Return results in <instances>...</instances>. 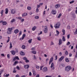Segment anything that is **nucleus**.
<instances>
[{
  "instance_id": "obj_13",
  "label": "nucleus",
  "mask_w": 77,
  "mask_h": 77,
  "mask_svg": "<svg viewBox=\"0 0 77 77\" xmlns=\"http://www.w3.org/2000/svg\"><path fill=\"white\" fill-rule=\"evenodd\" d=\"M19 32V30L18 29H17L14 30V32L16 34L18 33Z\"/></svg>"
},
{
  "instance_id": "obj_40",
  "label": "nucleus",
  "mask_w": 77,
  "mask_h": 77,
  "mask_svg": "<svg viewBox=\"0 0 77 77\" xmlns=\"http://www.w3.org/2000/svg\"><path fill=\"white\" fill-rule=\"evenodd\" d=\"M36 12L37 13H38L39 12V9L37 8L36 9Z\"/></svg>"
},
{
  "instance_id": "obj_3",
  "label": "nucleus",
  "mask_w": 77,
  "mask_h": 77,
  "mask_svg": "<svg viewBox=\"0 0 77 77\" xmlns=\"http://www.w3.org/2000/svg\"><path fill=\"white\" fill-rule=\"evenodd\" d=\"M12 28H8V31L7 32L8 34L10 35L12 33Z\"/></svg>"
},
{
  "instance_id": "obj_55",
  "label": "nucleus",
  "mask_w": 77,
  "mask_h": 77,
  "mask_svg": "<svg viewBox=\"0 0 77 77\" xmlns=\"http://www.w3.org/2000/svg\"><path fill=\"white\" fill-rule=\"evenodd\" d=\"M42 68H43V66H40V70H42Z\"/></svg>"
},
{
  "instance_id": "obj_34",
  "label": "nucleus",
  "mask_w": 77,
  "mask_h": 77,
  "mask_svg": "<svg viewBox=\"0 0 77 77\" xmlns=\"http://www.w3.org/2000/svg\"><path fill=\"white\" fill-rule=\"evenodd\" d=\"M66 62H69V60H68V58H66Z\"/></svg>"
},
{
  "instance_id": "obj_44",
  "label": "nucleus",
  "mask_w": 77,
  "mask_h": 77,
  "mask_svg": "<svg viewBox=\"0 0 77 77\" xmlns=\"http://www.w3.org/2000/svg\"><path fill=\"white\" fill-rule=\"evenodd\" d=\"M74 1H72L70 2V4H72V3H74Z\"/></svg>"
},
{
  "instance_id": "obj_11",
  "label": "nucleus",
  "mask_w": 77,
  "mask_h": 77,
  "mask_svg": "<svg viewBox=\"0 0 77 77\" xmlns=\"http://www.w3.org/2000/svg\"><path fill=\"white\" fill-rule=\"evenodd\" d=\"M63 59H64V57H63V56H62L60 58L59 60L60 62H61V61H62V60Z\"/></svg>"
},
{
  "instance_id": "obj_48",
  "label": "nucleus",
  "mask_w": 77,
  "mask_h": 77,
  "mask_svg": "<svg viewBox=\"0 0 77 77\" xmlns=\"http://www.w3.org/2000/svg\"><path fill=\"white\" fill-rule=\"evenodd\" d=\"M23 59H24V60H26L27 59V58L26 57H24L23 58Z\"/></svg>"
},
{
  "instance_id": "obj_62",
  "label": "nucleus",
  "mask_w": 77,
  "mask_h": 77,
  "mask_svg": "<svg viewBox=\"0 0 77 77\" xmlns=\"http://www.w3.org/2000/svg\"><path fill=\"white\" fill-rule=\"evenodd\" d=\"M36 77H39V75L38 74H37L36 76Z\"/></svg>"
},
{
  "instance_id": "obj_57",
  "label": "nucleus",
  "mask_w": 77,
  "mask_h": 77,
  "mask_svg": "<svg viewBox=\"0 0 77 77\" xmlns=\"http://www.w3.org/2000/svg\"><path fill=\"white\" fill-rule=\"evenodd\" d=\"M73 18H75L76 17V16L75 14H73Z\"/></svg>"
},
{
  "instance_id": "obj_37",
  "label": "nucleus",
  "mask_w": 77,
  "mask_h": 77,
  "mask_svg": "<svg viewBox=\"0 0 77 77\" xmlns=\"http://www.w3.org/2000/svg\"><path fill=\"white\" fill-rule=\"evenodd\" d=\"M62 15V14L60 13L59 14V15L58 16L57 18H60V17H61V16Z\"/></svg>"
},
{
  "instance_id": "obj_21",
  "label": "nucleus",
  "mask_w": 77,
  "mask_h": 77,
  "mask_svg": "<svg viewBox=\"0 0 77 77\" xmlns=\"http://www.w3.org/2000/svg\"><path fill=\"white\" fill-rule=\"evenodd\" d=\"M27 9L29 11H30L32 10V8L30 6H28L27 7Z\"/></svg>"
},
{
  "instance_id": "obj_49",
  "label": "nucleus",
  "mask_w": 77,
  "mask_h": 77,
  "mask_svg": "<svg viewBox=\"0 0 77 77\" xmlns=\"http://www.w3.org/2000/svg\"><path fill=\"white\" fill-rule=\"evenodd\" d=\"M15 58H16V59H17V60H19L20 59H19V58L18 57H15Z\"/></svg>"
},
{
  "instance_id": "obj_33",
  "label": "nucleus",
  "mask_w": 77,
  "mask_h": 77,
  "mask_svg": "<svg viewBox=\"0 0 77 77\" xmlns=\"http://www.w3.org/2000/svg\"><path fill=\"white\" fill-rule=\"evenodd\" d=\"M36 68L38 69V71H39V66H36Z\"/></svg>"
},
{
  "instance_id": "obj_14",
  "label": "nucleus",
  "mask_w": 77,
  "mask_h": 77,
  "mask_svg": "<svg viewBox=\"0 0 77 77\" xmlns=\"http://www.w3.org/2000/svg\"><path fill=\"white\" fill-rule=\"evenodd\" d=\"M62 39H59V43H58L59 45H61V44H62Z\"/></svg>"
},
{
  "instance_id": "obj_16",
  "label": "nucleus",
  "mask_w": 77,
  "mask_h": 77,
  "mask_svg": "<svg viewBox=\"0 0 77 77\" xmlns=\"http://www.w3.org/2000/svg\"><path fill=\"white\" fill-rule=\"evenodd\" d=\"M27 15V13H25L22 14V17H25V16H26Z\"/></svg>"
},
{
  "instance_id": "obj_23",
  "label": "nucleus",
  "mask_w": 77,
  "mask_h": 77,
  "mask_svg": "<svg viewBox=\"0 0 77 77\" xmlns=\"http://www.w3.org/2000/svg\"><path fill=\"white\" fill-rule=\"evenodd\" d=\"M7 24V22L6 21H3L2 22V24L3 25H6V24Z\"/></svg>"
},
{
  "instance_id": "obj_51",
  "label": "nucleus",
  "mask_w": 77,
  "mask_h": 77,
  "mask_svg": "<svg viewBox=\"0 0 77 77\" xmlns=\"http://www.w3.org/2000/svg\"><path fill=\"white\" fill-rule=\"evenodd\" d=\"M40 6H41L40 5H37V8H39V7H40Z\"/></svg>"
},
{
  "instance_id": "obj_54",
  "label": "nucleus",
  "mask_w": 77,
  "mask_h": 77,
  "mask_svg": "<svg viewBox=\"0 0 77 77\" xmlns=\"http://www.w3.org/2000/svg\"><path fill=\"white\" fill-rule=\"evenodd\" d=\"M3 71H3V70H1V71L0 72V73H1V74H2V72H3Z\"/></svg>"
},
{
  "instance_id": "obj_35",
  "label": "nucleus",
  "mask_w": 77,
  "mask_h": 77,
  "mask_svg": "<svg viewBox=\"0 0 77 77\" xmlns=\"http://www.w3.org/2000/svg\"><path fill=\"white\" fill-rule=\"evenodd\" d=\"M21 34H22V32L21 31H20L19 32V36H20L21 35Z\"/></svg>"
},
{
  "instance_id": "obj_1",
  "label": "nucleus",
  "mask_w": 77,
  "mask_h": 77,
  "mask_svg": "<svg viewBox=\"0 0 77 77\" xmlns=\"http://www.w3.org/2000/svg\"><path fill=\"white\" fill-rule=\"evenodd\" d=\"M60 26V23L59 22H57L54 26V27L55 29H59Z\"/></svg>"
},
{
  "instance_id": "obj_45",
  "label": "nucleus",
  "mask_w": 77,
  "mask_h": 77,
  "mask_svg": "<svg viewBox=\"0 0 77 77\" xmlns=\"http://www.w3.org/2000/svg\"><path fill=\"white\" fill-rule=\"evenodd\" d=\"M16 68H17V69L18 70H20V69L19 67L18 66H17L16 67Z\"/></svg>"
},
{
  "instance_id": "obj_24",
  "label": "nucleus",
  "mask_w": 77,
  "mask_h": 77,
  "mask_svg": "<svg viewBox=\"0 0 77 77\" xmlns=\"http://www.w3.org/2000/svg\"><path fill=\"white\" fill-rule=\"evenodd\" d=\"M25 37H26V34H24L23 35L22 39V40L24 39V38H25Z\"/></svg>"
},
{
  "instance_id": "obj_7",
  "label": "nucleus",
  "mask_w": 77,
  "mask_h": 77,
  "mask_svg": "<svg viewBox=\"0 0 77 77\" xmlns=\"http://www.w3.org/2000/svg\"><path fill=\"white\" fill-rule=\"evenodd\" d=\"M57 12L56 11V10H52L51 13L53 15H56V14Z\"/></svg>"
},
{
  "instance_id": "obj_61",
  "label": "nucleus",
  "mask_w": 77,
  "mask_h": 77,
  "mask_svg": "<svg viewBox=\"0 0 77 77\" xmlns=\"http://www.w3.org/2000/svg\"><path fill=\"white\" fill-rule=\"evenodd\" d=\"M59 54H60V56H62V53L60 52L59 53Z\"/></svg>"
},
{
  "instance_id": "obj_4",
  "label": "nucleus",
  "mask_w": 77,
  "mask_h": 77,
  "mask_svg": "<svg viewBox=\"0 0 77 77\" xmlns=\"http://www.w3.org/2000/svg\"><path fill=\"white\" fill-rule=\"evenodd\" d=\"M45 28L44 29V32L45 33H48V28H47V26H45Z\"/></svg>"
},
{
  "instance_id": "obj_50",
  "label": "nucleus",
  "mask_w": 77,
  "mask_h": 77,
  "mask_svg": "<svg viewBox=\"0 0 77 77\" xmlns=\"http://www.w3.org/2000/svg\"><path fill=\"white\" fill-rule=\"evenodd\" d=\"M70 35L69 34L67 35V39H69V38Z\"/></svg>"
},
{
  "instance_id": "obj_29",
  "label": "nucleus",
  "mask_w": 77,
  "mask_h": 77,
  "mask_svg": "<svg viewBox=\"0 0 77 77\" xmlns=\"http://www.w3.org/2000/svg\"><path fill=\"white\" fill-rule=\"evenodd\" d=\"M8 40H7V43H8V42H9L10 41V38L9 37H8Z\"/></svg>"
},
{
  "instance_id": "obj_22",
  "label": "nucleus",
  "mask_w": 77,
  "mask_h": 77,
  "mask_svg": "<svg viewBox=\"0 0 77 77\" xmlns=\"http://www.w3.org/2000/svg\"><path fill=\"white\" fill-rule=\"evenodd\" d=\"M62 32H63V35H65V30H64V29H63L62 31Z\"/></svg>"
},
{
  "instance_id": "obj_63",
  "label": "nucleus",
  "mask_w": 77,
  "mask_h": 77,
  "mask_svg": "<svg viewBox=\"0 0 77 77\" xmlns=\"http://www.w3.org/2000/svg\"><path fill=\"white\" fill-rule=\"evenodd\" d=\"M16 77H20V75H16Z\"/></svg>"
},
{
  "instance_id": "obj_38",
  "label": "nucleus",
  "mask_w": 77,
  "mask_h": 77,
  "mask_svg": "<svg viewBox=\"0 0 77 77\" xmlns=\"http://www.w3.org/2000/svg\"><path fill=\"white\" fill-rule=\"evenodd\" d=\"M37 39L38 41H41V37H37Z\"/></svg>"
},
{
  "instance_id": "obj_47",
  "label": "nucleus",
  "mask_w": 77,
  "mask_h": 77,
  "mask_svg": "<svg viewBox=\"0 0 77 77\" xmlns=\"http://www.w3.org/2000/svg\"><path fill=\"white\" fill-rule=\"evenodd\" d=\"M51 45H54V43L53 42H51L50 43Z\"/></svg>"
},
{
  "instance_id": "obj_17",
  "label": "nucleus",
  "mask_w": 77,
  "mask_h": 77,
  "mask_svg": "<svg viewBox=\"0 0 77 77\" xmlns=\"http://www.w3.org/2000/svg\"><path fill=\"white\" fill-rule=\"evenodd\" d=\"M8 8H7L5 9V14H8Z\"/></svg>"
},
{
  "instance_id": "obj_8",
  "label": "nucleus",
  "mask_w": 77,
  "mask_h": 77,
  "mask_svg": "<svg viewBox=\"0 0 77 77\" xmlns=\"http://www.w3.org/2000/svg\"><path fill=\"white\" fill-rule=\"evenodd\" d=\"M47 67H45L43 69L42 71H43V72H46V71H47Z\"/></svg>"
},
{
  "instance_id": "obj_18",
  "label": "nucleus",
  "mask_w": 77,
  "mask_h": 77,
  "mask_svg": "<svg viewBox=\"0 0 77 77\" xmlns=\"http://www.w3.org/2000/svg\"><path fill=\"white\" fill-rule=\"evenodd\" d=\"M36 27L35 26H34L32 28V30H33V31H35V30H36Z\"/></svg>"
},
{
  "instance_id": "obj_27",
  "label": "nucleus",
  "mask_w": 77,
  "mask_h": 77,
  "mask_svg": "<svg viewBox=\"0 0 77 77\" xmlns=\"http://www.w3.org/2000/svg\"><path fill=\"white\" fill-rule=\"evenodd\" d=\"M16 18H17V19H18V20H22V17H16Z\"/></svg>"
},
{
  "instance_id": "obj_36",
  "label": "nucleus",
  "mask_w": 77,
  "mask_h": 77,
  "mask_svg": "<svg viewBox=\"0 0 77 77\" xmlns=\"http://www.w3.org/2000/svg\"><path fill=\"white\" fill-rule=\"evenodd\" d=\"M15 21V20L14 19H13L12 20H11V23H13Z\"/></svg>"
},
{
  "instance_id": "obj_10",
  "label": "nucleus",
  "mask_w": 77,
  "mask_h": 77,
  "mask_svg": "<svg viewBox=\"0 0 77 77\" xmlns=\"http://www.w3.org/2000/svg\"><path fill=\"white\" fill-rule=\"evenodd\" d=\"M10 52L13 55H15V53H16V51L14 50L11 51Z\"/></svg>"
},
{
  "instance_id": "obj_32",
  "label": "nucleus",
  "mask_w": 77,
  "mask_h": 77,
  "mask_svg": "<svg viewBox=\"0 0 77 77\" xmlns=\"http://www.w3.org/2000/svg\"><path fill=\"white\" fill-rule=\"evenodd\" d=\"M22 48L23 49H25L26 48V46L24 45H23L22 46Z\"/></svg>"
},
{
  "instance_id": "obj_56",
  "label": "nucleus",
  "mask_w": 77,
  "mask_h": 77,
  "mask_svg": "<svg viewBox=\"0 0 77 77\" xmlns=\"http://www.w3.org/2000/svg\"><path fill=\"white\" fill-rule=\"evenodd\" d=\"M75 14H77V7H76V11H75Z\"/></svg>"
},
{
  "instance_id": "obj_9",
  "label": "nucleus",
  "mask_w": 77,
  "mask_h": 77,
  "mask_svg": "<svg viewBox=\"0 0 77 77\" xmlns=\"http://www.w3.org/2000/svg\"><path fill=\"white\" fill-rule=\"evenodd\" d=\"M53 57H52L50 59L49 62V65H50L51 64V63L53 62Z\"/></svg>"
},
{
  "instance_id": "obj_15",
  "label": "nucleus",
  "mask_w": 77,
  "mask_h": 77,
  "mask_svg": "<svg viewBox=\"0 0 77 77\" xmlns=\"http://www.w3.org/2000/svg\"><path fill=\"white\" fill-rule=\"evenodd\" d=\"M4 77H8L9 76V74H7L6 73H5L4 75Z\"/></svg>"
},
{
  "instance_id": "obj_5",
  "label": "nucleus",
  "mask_w": 77,
  "mask_h": 77,
  "mask_svg": "<svg viewBox=\"0 0 77 77\" xmlns=\"http://www.w3.org/2000/svg\"><path fill=\"white\" fill-rule=\"evenodd\" d=\"M11 13L12 14H15L16 13L15 9H12L11 10Z\"/></svg>"
},
{
  "instance_id": "obj_53",
  "label": "nucleus",
  "mask_w": 77,
  "mask_h": 77,
  "mask_svg": "<svg viewBox=\"0 0 77 77\" xmlns=\"http://www.w3.org/2000/svg\"><path fill=\"white\" fill-rule=\"evenodd\" d=\"M4 12V11L3 10H2L1 12V14H3V12Z\"/></svg>"
},
{
  "instance_id": "obj_39",
  "label": "nucleus",
  "mask_w": 77,
  "mask_h": 77,
  "mask_svg": "<svg viewBox=\"0 0 77 77\" xmlns=\"http://www.w3.org/2000/svg\"><path fill=\"white\" fill-rule=\"evenodd\" d=\"M35 19H39V16H37L35 17Z\"/></svg>"
},
{
  "instance_id": "obj_52",
  "label": "nucleus",
  "mask_w": 77,
  "mask_h": 77,
  "mask_svg": "<svg viewBox=\"0 0 77 77\" xmlns=\"http://www.w3.org/2000/svg\"><path fill=\"white\" fill-rule=\"evenodd\" d=\"M21 20V22H22V23H23V22L24 21V19H22Z\"/></svg>"
},
{
  "instance_id": "obj_58",
  "label": "nucleus",
  "mask_w": 77,
  "mask_h": 77,
  "mask_svg": "<svg viewBox=\"0 0 77 77\" xmlns=\"http://www.w3.org/2000/svg\"><path fill=\"white\" fill-rule=\"evenodd\" d=\"M10 57V55H9V54H7L8 58H9Z\"/></svg>"
},
{
  "instance_id": "obj_19",
  "label": "nucleus",
  "mask_w": 77,
  "mask_h": 77,
  "mask_svg": "<svg viewBox=\"0 0 77 77\" xmlns=\"http://www.w3.org/2000/svg\"><path fill=\"white\" fill-rule=\"evenodd\" d=\"M55 7L56 9H57V8H59V7H60V5L59 4H57L55 6Z\"/></svg>"
},
{
  "instance_id": "obj_64",
  "label": "nucleus",
  "mask_w": 77,
  "mask_h": 77,
  "mask_svg": "<svg viewBox=\"0 0 77 77\" xmlns=\"http://www.w3.org/2000/svg\"><path fill=\"white\" fill-rule=\"evenodd\" d=\"M46 77H52L51 76H48V75H46L45 76Z\"/></svg>"
},
{
  "instance_id": "obj_31",
  "label": "nucleus",
  "mask_w": 77,
  "mask_h": 77,
  "mask_svg": "<svg viewBox=\"0 0 77 77\" xmlns=\"http://www.w3.org/2000/svg\"><path fill=\"white\" fill-rule=\"evenodd\" d=\"M10 48H12V43H11V42L10 43Z\"/></svg>"
},
{
  "instance_id": "obj_25",
  "label": "nucleus",
  "mask_w": 77,
  "mask_h": 77,
  "mask_svg": "<svg viewBox=\"0 0 77 77\" xmlns=\"http://www.w3.org/2000/svg\"><path fill=\"white\" fill-rule=\"evenodd\" d=\"M56 33L57 34V36H58L59 35V31H58L57 30H56Z\"/></svg>"
},
{
  "instance_id": "obj_43",
  "label": "nucleus",
  "mask_w": 77,
  "mask_h": 77,
  "mask_svg": "<svg viewBox=\"0 0 77 77\" xmlns=\"http://www.w3.org/2000/svg\"><path fill=\"white\" fill-rule=\"evenodd\" d=\"M32 53L33 54H36V51H32Z\"/></svg>"
},
{
  "instance_id": "obj_42",
  "label": "nucleus",
  "mask_w": 77,
  "mask_h": 77,
  "mask_svg": "<svg viewBox=\"0 0 77 77\" xmlns=\"http://www.w3.org/2000/svg\"><path fill=\"white\" fill-rule=\"evenodd\" d=\"M65 54L66 55H68V51H66L65 53Z\"/></svg>"
},
{
  "instance_id": "obj_60",
  "label": "nucleus",
  "mask_w": 77,
  "mask_h": 77,
  "mask_svg": "<svg viewBox=\"0 0 77 77\" xmlns=\"http://www.w3.org/2000/svg\"><path fill=\"white\" fill-rule=\"evenodd\" d=\"M67 29H70V26H67Z\"/></svg>"
},
{
  "instance_id": "obj_30",
  "label": "nucleus",
  "mask_w": 77,
  "mask_h": 77,
  "mask_svg": "<svg viewBox=\"0 0 77 77\" xmlns=\"http://www.w3.org/2000/svg\"><path fill=\"white\" fill-rule=\"evenodd\" d=\"M63 41H65V37L63 36L62 38Z\"/></svg>"
},
{
  "instance_id": "obj_46",
  "label": "nucleus",
  "mask_w": 77,
  "mask_h": 77,
  "mask_svg": "<svg viewBox=\"0 0 77 77\" xmlns=\"http://www.w3.org/2000/svg\"><path fill=\"white\" fill-rule=\"evenodd\" d=\"M69 44H70V42H68L66 44L67 45H69Z\"/></svg>"
},
{
  "instance_id": "obj_6",
  "label": "nucleus",
  "mask_w": 77,
  "mask_h": 77,
  "mask_svg": "<svg viewBox=\"0 0 77 77\" xmlns=\"http://www.w3.org/2000/svg\"><path fill=\"white\" fill-rule=\"evenodd\" d=\"M50 67L52 70L54 69V63H51Z\"/></svg>"
},
{
  "instance_id": "obj_20",
  "label": "nucleus",
  "mask_w": 77,
  "mask_h": 77,
  "mask_svg": "<svg viewBox=\"0 0 77 77\" xmlns=\"http://www.w3.org/2000/svg\"><path fill=\"white\" fill-rule=\"evenodd\" d=\"M20 54L22 56H24L25 55V54L23 52L21 51L20 52Z\"/></svg>"
},
{
  "instance_id": "obj_12",
  "label": "nucleus",
  "mask_w": 77,
  "mask_h": 77,
  "mask_svg": "<svg viewBox=\"0 0 77 77\" xmlns=\"http://www.w3.org/2000/svg\"><path fill=\"white\" fill-rule=\"evenodd\" d=\"M24 68L26 69H28L29 68V65H26L24 66Z\"/></svg>"
},
{
  "instance_id": "obj_59",
  "label": "nucleus",
  "mask_w": 77,
  "mask_h": 77,
  "mask_svg": "<svg viewBox=\"0 0 77 77\" xmlns=\"http://www.w3.org/2000/svg\"><path fill=\"white\" fill-rule=\"evenodd\" d=\"M29 75H30V76H31V75H32V73L31 72H29Z\"/></svg>"
},
{
  "instance_id": "obj_28",
  "label": "nucleus",
  "mask_w": 77,
  "mask_h": 77,
  "mask_svg": "<svg viewBox=\"0 0 77 77\" xmlns=\"http://www.w3.org/2000/svg\"><path fill=\"white\" fill-rule=\"evenodd\" d=\"M32 39H30L28 40V42L29 44H30V43H32Z\"/></svg>"
},
{
  "instance_id": "obj_2",
  "label": "nucleus",
  "mask_w": 77,
  "mask_h": 77,
  "mask_svg": "<svg viewBox=\"0 0 77 77\" xmlns=\"http://www.w3.org/2000/svg\"><path fill=\"white\" fill-rule=\"evenodd\" d=\"M71 69V67L69 66H68L65 67V71L66 72H69Z\"/></svg>"
},
{
  "instance_id": "obj_26",
  "label": "nucleus",
  "mask_w": 77,
  "mask_h": 77,
  "mask_svg": "<svg viewBox=\"0 0 77 77\" xmlns=\"http://www.w3.org/2000/svg\"><path fill=\"white\" fill-rule=\"evenodd\" d=\"M18 63V61H16L13 64V65H15L17 63Z\"/></svg>"
},
{
  "instance_id": "obj_41",
  "label": "nucleus",
  "mask_w": 77,
  "mask_h": 77,
  "mask_svg": "<svg viewBox=\"0 0 77 77\" xmlns=\"http://www.w3.org/2000/svg\"><path fill=\"white\" fill-rule=\"evenodd\" d=\"M25 62L26 63H29V60L27 59L26 60Z\"/></svg>"
}]
</instances>
